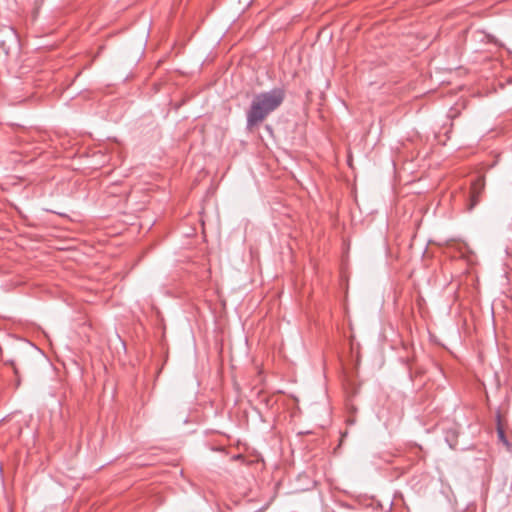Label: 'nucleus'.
<instances>
[{"label":"nucleus","mask_w":512,"mask_h":512,"mask_svg":"<svg viewBox=\"0 0 512 512\" xmlns=\"http://www.w3.org/2000/svg\"><path fill=\"white\" fill-rule=\"evenodd\" d=\"M498 433H499L500 438H501V439H503V438H504V433H503V431H502L501 429H499V430H498Z\"/></svg>","instance_id":"3"},{"label":"nucleus","mask_w":512,"mask_h":512,"mask_svg":"<svg viewBox=\"0 0 512 512\" xmlns=\"http://www.w3.org/2000/svg\"><path fill=\"white\" fill-rule=\"evenodd\" d=\"M485 188V181L483 178H478L471 186L468 209L472 210L479 202V198Z\"/></svg>","instance_id":"2"},{"label":"nucleus","mask_w":512,"mask_h":512,"mask_svg":"<svg viewBox=\"0 0 512 512\" xmlns=\"http://www.w3.org/2000/svg\"><path fill=\"white\" fill-rule=\"evenodd\" d=\"M284 98V91L279 88L255 95L247 112L248 127L253 128L262 123L270 113L282 104Z\"/></svg>","instance_id":"1"}]
</instances>
